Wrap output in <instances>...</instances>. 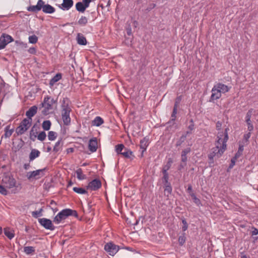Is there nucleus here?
Wrapping results in <instances>:
<instances>
[{
  "label": "nucleus",
  "mask_w": 258,
  "mask_h": 258,
  "mask_svg": "<svg viewBox=\"0 0 258 258\" xmlns=\"http://www.w3.org/2000/svg\"><path fill=\"white\" fill-rule=\"evenodd\" d=\"M73 6V1H63V3L58 6L59 8L63 11L69 10Z\"/></svg>",
  "instance_id": "nucleus-19"
},
{
  "label": "nucleus",
  "mask_w": 258,
  "mask_h": 258,
  "mask_svg": "<svg viewBox=\"0 0 258 258\" xmlns=\"http://www.w3.org/2000/svg\"><path fill=\"white\" fill-rule=\"evenodd\" d=\"M57 137V133L53 131H50L48 134V138L50 141H54Z\"/></svg>",
  "instance_id": "nucleus-34"
},
{
  "label": "nucleus",
  "mask_w": 258,
  "mask_h": 258,
  "mask_svg": "<svg viewBox=\"0 0 258 258\" xmlns=\"http://www.w3.org/2000/svg\"><path fill=\"white\" fill-rule=\"evenodd\" d=\"M186 237L185 236V233L182 234V235L180 236L178 238V242L180 245H182L185 242Z\"/></svg>",
  "instance_id": "nucleus-45"
},
{
  "label": "nucleus",
  "mask_w": 258,
  "mask_h": 258,
  "mask_svg": "<svg viewBox=\"0 0 258 258\" xmlns=\"http://www.w3.org/2000/svg\"><path fill=\"white\" fill-rule=\"evenodd\" d=\"M172 162H173L172 159L170 158H169L166 164L163 166V168H162V173H168L167 171L170 168Z\"/></svg>",
  "instance_id": "nucleus-25"
},
{
  "label": "nucleus",
  "mask_w": 258,
  "mask_h": 258,
  "mask_svg": "<svg viewBox=\"0 0 258 258\" xmlns=\"http://www.w3.org/2000/svg\"><path fill=\"white\" fill-rule=\"evenodd\" d=\"M37 107L34 105L31 107L26 112V115L27 116V119H30L32 121V117H33L37 113Z\"/></svg>",
  "instance_id": "nucleus-17"
},
{
  "label": "nucleus",
  "mask_w": 258,
  "mask_h": 258,
  "mask_svg": "<svg viewBox=\"0 0 258 258\" xmlns=\"http://www.w3.org/2000/svg\"><path fill=\"white\" fill-rule=\"evenodd\" d=\"M258 234V230L257 229H255L254 231L252 232V235H256Z\"/></svg>",
  "instance_id": "nucleus-62"
},
{
  "label": "nucleus",
  "mask_w": 258,
  "mask_h": 258,
  "mask_svg": "<svg viewBox=\"0 0 258 258\" xmlns=\"http://www.w3.org/2000/svg\"><path fill=\"white\" fill-rule=\"evenodd\" d=\"M91 2V1H83L77 3L76 5L77 10L80 12H84L86 9L89 6Z\"/></svg>",
  "instance_id": "nucleus-11"
},
{
  "label": "nucleus",
  "mask_w": 258,
  "mask_h": 258,
  "mask_svg": "<svg viewBox=\"0 0 258 258\" xmlns=\"http://www.w3.org/2000/svg\"><path fill=\"white\" fill-rule=\"evenodd\" d=\"M193 201L197 206H200L201 204L200 200L197 197L195 198Z\"/></svg>",
  "instance_id": "nucleus-54"
},
{
  "label": "nucleus",
  "mask_w": 258,
  "mask_h": 258,
  "mask_svg": "<svg viewBox=\"0 0 258 258\" xmlns=\"http://www.w3.org/2000/svg\"><path fill=\"white\" fill-rule=\"evenodd\" d=\"M41 10L43 13L50 14L54 13L55 11V9L54 7L49 4H45L43 1Z\"/></svg>",
  "instance_id": "nucleus-14"
},
{
  "label": "nucleus",
  "mask_w": 258,
  "mask_h": 258,
  "mask_svg": "<svg viewBox=\"0 0 258 258\" xmlns=\"http://www.w3.org/2000/svg\"><path fill=\"white\" fill-rule=\"evenodd\" d=\"M103 123V119L100 116H96L92 121V125L96 126H99Z\"/></svg>",
  "instance_id": "nucleus-27"
},
{
  "label": "nucleus",
  "mask_w": 258,
  "mask_h": 258,
  "mask_svg": "<svg viewBox=\"0 0 258 258\" xmlns=\"http://www.w3.org/2000/svg\"><path fill=\"white\" fill-rule=\"evenodd\" d=\"M30 164H25L24 165V168L25 170H28L29 168Z\"/></svg>",
  "instance_id": "nucleus-60"
},
{
  "label": "nucleus",
  "mask_w": 258,
  "mask_h": 258,
  "mask_svg": "<svg viewBox=\"0 0 258 258\" xmlns=\"http://www.w3.org/2000/svg\"><path fill=\"white\" fill-rule=\"evenodd\" d=\"M46 133L44 132H41L38 135L37 138L38 140L41 141H44L46 139Z\"/></svg>",
  "instance_id": "nucleus-42"
},
{
  "label": "nucleus",
  "mask_w": 258,
  "mask_h": 258,
  "mask_svg": "<svg viewBox=\"0 0 258 258\" xmlns=\"http://www.w3.org/2000/svg\"><path fill=\"white\" fill-rule=\"evenodd\" d=\"M237 159L235 157H233L231 160V163L229 166V168H232L235 165V162Z\"/></svg>",
  "instance_id": "nucleus-51"
},
{
  "label": "nucleus",
  "mask_w": 258,
  "mask_h": 258,
  "mask_svg": "<svg viewBox=\"0 0 258 258\" xmlns=\"http://www.w3.org/2000/svg\"><path fill=\"white\" fill-rule=\"evenodd\" d=\"M0 193L3 195H7L8 194V191L5 187L0 185Z\"/></svg>",
  "instance_id": "nucleus-50"
},
{
  "label": "nucleus",
  "mask_w": 258,
  "mask_h": 258,
  "mask_svg": "<svg viewBox=\"0 0 258 258\" xmlns=\"http://www.w3.org/2000/svg\"><path fill=\"white\" fill-rule=\"evenodd\" d=\"M191 133V132L187 131L185 134H183L180 137L179 140L176 142V146L177 147L180 146L182 144V143L184 142L187 137V136L189 134H190Z\"/></svg>",
  "instance_id": "nucleus-26"
},
{
  "label": "nucleus",
  "mask_w": 258,
  "mask_h": 258,
  "mask_svg": "<svg viewBox=\"0 0 258 258\" xmlns=\"http://www.w3.org/2000/svg\"><path fill=\"white\" fill-rule=\"evenodd\" d=\"M124 148L123 144H118L115 146V151L117 154H121L122 151Z\"/></svg>",
  "instance_id": "nucleus-36"
},
{
  "label": "nucleus",
  "mask_w": 258,
  "mask_h": 258,
  "mask_svg": "<svg viewBox=\"0 0 258 258\" xmlns=\"http://www.w3.org/2000/svg\"><path fill=\"white\" fill-rule=\"evenodd\" d=\"M8 187L9 188H12L16 186V180L12 177H9L8 178Z\"/></svg>",
  "instance_id": "nucleus-29"
},
{
  "label": "nucleus",
  "mask_w": 258,
  "mask_h": 258,
  "mask_svg": "<svg viewBox=\"0 0 258 258\" xmlns=\"http://www.w3.org/2000/svg\"><path fill=\"white\" fill-rule=\"evenodd\" d=\"M77 43L81 45H85L87 44L86 38L81 34L79 33L77 36Z\"/></svg>",
  "instance_id": "nucleus-21"
},
{
  "label": "nucleus",
  "mask_w": 258,
  "mask_h": 258,
  "mask_svg": "<svg viewBox=\"0 0 258 258\" xmlns=\"http://www.w3.org/2000/svg\"><path fill=\"white\" fill-rule=\"evenodd\" d=\"M218 89L219 91V92L222 93H226L230 90V88L228 86L222 84L221 83H218L214 85Z\"/></svg>",
  "instance_id": "nucleus-16"
},
{
  "label": "nucleus",
  "mask_w": 258,
  "mask_h": 258,
  "mask_svg": "<svg viewBox=\"0 0 258 258\" xmlns=\"http://www.w3.org/2000/svg\"><path fill=\"white\" fill-rule=\"evenodd\" d=\"M251 114H252V111L251 110H249L246 113V115L245 116V120H246L247 124H249V122H251L250 118H251Z\"/></svg>",
  "instance_id": "nucleus-48"
},
{
  "label": "nucleus",
  "mask_w": 258,
  "mask_h": 258,
  "mask_svg": "<svg viewBox=\"0 0 258 258\" xmlns=\"http://www.w3.org/2000/svg\"><path fill=\"white\" fill-rule=\"evenodd\" d=\"M29 42L31 44H35L38 41V37L35 35H31L28 38Z\"/></svg>",
  "instance_id": "nucleus-39"
},
{
  "label": "nucleus",
  "mask_w": 258,
  "mask_h": 258,
  "mask_svg": "<svg viewBox=\"0 0 258 258\" xmlns=\"http://www.w3.org/2000/svg\"><path fill=\"white\" fill-rule=\"evenodd\" d=\"M5 235L9 239H12L14 237V231L9 227L5 228L4 229Z\"/></svg>",
  "instance_id": "nucleus-20"
},
{
  "label": "nucleus",
  "mask_w": 258,
  "mask_h": 258,
  "mask_svg": "<svg viewBox=\"0 0 258 258\" xmlns=\"http://www.w3.org/2000/svg\"><path fill=\"white\" fill-rule=\"evenodd\" d=\"M50 205L53 207V206H56V202L55 201L52 200L50 202Z\"/></svg>",
  "instance_id": "nucleus-57"
},
{
  "label": "nucleus",
  "mask_w": 258,
  "mask_h": 258,
  "mask_svg": "<svg viewBox=\"0 0 258 258\" xmlns=\"http://www.w3.org/2000/svg\"><path fill=\"white\" fill-rule=\"evenodd\" d=\"M248 125V130L249 132L253 130V125L251 124V122H249V124H247Z\"/></svg>",
  "instance_id": "nucleus-56"
},
{
  "label": "nucleus",
  "mask_w": 258,
  "mask_h": 258,
  "mask_svg": "<svg viewBox=\"0 0 258 258\" xmlns=\"http://www.w3.org/2000/svg\"><path fill=\"white\" fill-rule=\"evenodd\" d=\"M88 23V19L85 16H82L78 21V24L81 26H85Z\"/></svg>",
  "instance_id": "nucleus-37"
},
{
  "label": "nucleus",
  "mask_w": 258,
  "mask_h": 258,
  "mask_svg": "<svg viewBox=\"0 0 258 258\" xmlns=\"http://www.w3.org/2000/svg\"><path fill=\"white\" fill-rule=\"evenodd\" d=\"M104 4L99 3L98 4V6L102 8V9H105V8L109 7L110 5V1H104Z\"/></svg>",
  "instance_id": "nucleus-47"
},
{
  "label": "nucleus",
  "mask_w": 258,
  "mask_h": 258,
  "mask_svg": "<svg viewBox=\"0 0 258 258\" xmlns=\"http://www.w3.org/2000/svg\"><path fill=\"white\" fill-rule=\"evenodd\" d=\"M243 151V145H239L238 151L235 154L234 157L236 158H239L241 155L242 154V153Z\"/></svg>",
  "instance_id": "nucleus-41"
},
{
  "label": "nucleus",
  "mask_w": 258,
  "mask_h": 258,
  "mask_svg": "<svg viewBox=\"0 0 258 258\" xmlns=\"http://www.w3.org/2000/svg\"><path fill=\"white\" fill-rule=\"evenodd\" d=\"M28 51L30 54H35L36 53V49L35 47H30Z\"/></svg>",
  "instance_id": "nucleus-52"
},
{
  "label": "nucleus",
  "mask_w": 258,
  "mask_h": 258,
  "mask_svg": "<svg viewBox=\"0 0 258 258\" xmlns=\"http://www.w3.org/2000/svg\"><path fill=\"white\" fill-rule=\"evenodd\" d=\"M125 150L126 151L122 152L121 155L126 158H130L131 156L133 155V152L130 150L126 149H125Z\"/></svg>",
  "instance_id": "nucleus-40"
},
{
  "label": "nucleus",
  "mask_w": 258,
  "mask_h": 258,
  "mask_svg": "<svg viewBox=\"0 0 258 258\" xmlns=\"http://www.w3.org/2000/svg\"><path fill=\"white\" fill-rule=\"evenodd\" d=\"M46 170V168H44L43 169L28 172L26 174V177L29 181L39 179L44 176V172Z\"/></svg>",
  "instance_id": "nucleus-4"
},
{
  "label": "nucleus",
  "mask_w": 258,
  "mask_h": 258,
  "mask_svg": "<svg viewBox=\"0 0 258 258\" xmlns=\"http://www.w3.org/2000/svg\"><path fill=\"white\" fill-rule=\"evenodd\" d=\"M127 34L128 35H131L132 34V29L130 27L127 29Z\"/></svg>",
  "instance_id": "nucleus-58"
},
{
  "label": "nucleus",
  "mask_w": 258,
  "mask_h": 258,
  "mask_svg": "<svg viewBox=\"0 0 258 258\" xmlns=\"http://www.w3.org/2000/svg\"><path fill=\"white\" fill-rule=\"evenodd\" d=\"M149 145V138L145 137L140 141V148L142 149V156L143 153L146 150L147 148Z\"/></svg>",
  "instance_id": "nucleus-18"
},
{
  "label": "nucleus",
  "mask_w": 258,
  "mask_h": 258,
  "mask_svg": "<svg viewBox=\"0 0 258 258\" xmlns=\"http://www.w3.org/2000/svg\"><path fill=\"white\" fill-rule=\"evenodd\" d=\"M38 222L46 229L53 231L55 229V227L50 219L45 218H40L38 219Z\"/></svg>",
  "instance_id": "nucleus-8"
},
{
  "label": "nucleus",
  "mask_w": 258,
  "mask_h": 258,
  "mask_svg": "<svg viewBox=\"0 0 258 258\" xmlns=\"http://www.w3.org/2000/svg\"><path fill=\"white\" fill-rule=\"evenodd\" d=\"M73 189L74 191L79 194L83 195L87 194V191L83 188L74 187Z\"/></svg>",
  "instance_id": "nucleus-31"
},
{
  "label": "nucleus",
  "mask_w": 258,
  "mask_h": 258,
  "mask_svg": "<svg viewBox=\"0 0 258 258\" xmlns=\"http://www.w3.org/2000/svg\"><path fill=\"white\" fill-rule=\"evenodd\" d=\"M163 176L162 177V182L164 185L171 184L169 181V175L168 173H163Z\"/></svg>",
  "instance_id": "nucleus-32"
},
{
  "label": "nucleus",
  "mask_w": 258,
  "mask_h": 258,
  "mask_svg": "<svg viewBox=\"0 0 258 258\" xmlns=\"http://www.w3.org/2000/svg\"><path fill=\"white\" fill-rule=\"evenodd\" d=\"M70 216L78 217L76 211L70 209H65L59 212L53 219V222L57 224H59L62 220H65Z\"/></svg>",
  "instance_id": "nucleus-3"
},
{
  "label": "nucleus",
  "mask_w": 258,
  "mask_h": 258,
  "mask_svg": "<svg viewBox=\"0 0 258 258\" xmlns=\"http://www.w3.org/2000/svg\"><path fill=\"white\" fill-rule=\"evenodd\" d=\"M32 130H31V131L30 132V138L31 140H34V139L36 138V135H34V138H33L32 135Z\"/></svg>",
  "instance_id": "nucleus-64"
},
{
  "label": "nucleus",
  "mask_w": 258,
  "mask_h": 258,
  "mask_svg": "<svg viewBox=\"0 0 258 258\" xmlns=\"http://www.w3.org/2000/svg\"><path fill=\"white\" fill-rule=\"evenodd\" d=\"M250 133L249 132L244 135L243 140L245 142H247L250 137Z\"/></svg>",
  "instance_id": "nucleus-53"
},
{
  "label": "nucleus",
  "mask_w": 258,
  "mask_h": 258,
  "mask_svg": "<svg viewBox=\"0 0 258 258\" xmlns=\"http://www.w3.org/2000/svg\"><path fill=\"white\" fill-rule=\"evenodd\" d=\"M164 195L167 197H169V195L171 194L172 191V188L171 184L167 185H164Z\"/></svg>",
  "instance_id": "nucleus-30"
},
{
  "label": "nucleus",
  "mask_w": 258,
  "mask_h": 258,
  "mask_svg": "<svg viewBox=\"0 0 258 258\" xmlns=\"http://www.w3.org/2000/svg\"><path fill=\"white\" fill-rule=\"evenodd\" d=\"M13 41L12 36L8 34H3L0 37V50L4 48L9 43Z\"/></svg>",
  "instance_id": "nucleus-9"
},
{
  "label": "nucleus",
  "mask_w": 258,
  "mask_h": 258,
  "mask_svg": "<svg viewBox=\"0 0 258 258\" xmlns=\"http://www.w3.org/2000/svg\"><path fill=\"white\" fill-rule=\"evenodd\" d=\"M182 223L183 224V226L182 227V229L183 231H186L188 228V224L186 220L184 218L182 219Z\"/></svg>",
  "instance_id": "nucleus-49"
},
{
  "label": "nucleus",
  "mask_w": 258,
  "mask_h": 258,
  "mask_svg": "<svg viewBox=\"0 0 258 258\" xmlns=\"http://www.w3.org/2000/svg\"><path fill=\"white\" fill-rule=\"evenodd\" d=\"M43 1H38L37 4L35 6H30L27 8V11L33 13H36L40 11L42 9V5Z\"/></svg>",
  "instance_id": "nucleus-12"
},
{
  "label": "nucleus",
  "mask_w": 258,
  "mask_h": 258,
  "mask_svg": "<svg viewBox=\"0 0 258 258\" xmlns=\"http://www.w3.org/2000/svg\"><path fill=\"white\" fill-rule=\"evenodd\" d=\"M101 182L98 179H95L90 181L86 186L87 189L95 191L101 187Z\"/></svg>",
  "instance_id": "nucleus-10"
},
{
  "label": "nucleus",
  "mask_w": 258,
  "mask_h": 258,
  "mask_svg": "<svg viewBox=\"0 0 258 258\" xmlns=\"http://www.w3.org/2000/svg\"><path fill=\"white\" fill-rule=\"evenodd\" d=\"M221 128L222 122L220 121H217L216 129L218 132L215 143V147L212 149L211 152L208 155V158L210 160V164L214 163V157L220 158L221 157L227 149V142L229 139L228 134L229 128L227 127L223 131Z\"/></svg>",
  "instance_id": "nucleus-1"
},
{
  "label": "nucleus",
  "mask_w": 258,
  "mask_h": 258,
  "mask_svg": "<svg viewBox=\"0 0 258 258\" xmlns=\"http://www.w3.org/2000/svg\"><path fill=\"white\" fill-rule=\"evenodd\" d=\"M212 94L211 96L210 100L214 101L219 99L221 97V93L219 92V90L214 85L211 90Z\"/></svg>",
  "instance_id": "nucleus-13"
},
{
  "label": "nucleus",
  "mask_w": 258,
  "mask_h": 258,
  "mask_svg": "<svg viewBox=\"0 0 258 258\" xmlns=\"http://www.w3.org/2000/svg\"><path fill=\"white\" fill-rule=\"evenodd\" d=\"M72 108L70 106V101L67 97H64L60 101V114L63 123L65 125L71 124V118L70 113Z\"/></svg>",
  "instance_id": "nucleus-2"
},
{
  "label": "nucleus",
  "mask_w": 258,
  "mask_h": 258,
  "mask_svg": "<svg viewBox=\"0 0 258 258\" xmlns=\"http://www.w3.org/2000/svg\"><path fill=\"white\" fill-rule=\"evenodd\" d=\"M32 122L30 119L24 118L21 122L19 126L16 129V132L18 135H22L24 134L31 126Z\"/></svg>",
  "instance_id": "nucleus-6"
},
{
  "label": "nucleus",
  "mask_w": 258,
  "mask_h": 258,
  "mask_svg": "<svg viewBox=\"0 0 258 258\" xmlns=\"http://www.w3.org/2000/svg\"><path fill=\"white\" fill-rule=\"evenodd\" d=\"M61 142V139L58 140L57 142H56L55 144V145L53 147V151L57 152L58 151H59L60 149V144Z\"/></svg>",
  "instance_id": "nucleus-44"
},
{
  "label": "nucleus",
  "mask_w": 258,
  "mask_h": 258,
  "mask_svg": "<svg viewBox=\"0 0 258 258\" xmlns=\"http://www.w3.org/2000/svg\"><path fill=\"white\" fill-rule=\"evenodd\" d=\"M75 173L77 175V178L80 180H82L86 178V175L83 173V170L81 168L77 169Z\"/></svg>",
  "instance_id": "nucleus-24"
},
{
  "label": "nucleus",
  "mask_w": 258,
  "mask_h": 258,
  "mask_svg": "<svg viewBox=\"0 0 258 258\" xmlns=\"http://www.w3.org/2000/svg\"><path fill=\"white\" fill-rule=\"evenodd\" d=\"M176 114H177V104H175L174 105V108L173 109V111H172V113L171 114V120L172 121H174L175 120Z\"/></svg>",
  "instance_id": "nucleus-46"
},
{
  "label": "nucleus",
  "mask_w": 258,
  "mask_h": 258,
  "mask_svg": "<svg viewBox=\"0 0 258 258\" xmlns=\"http://www.w3.org/2000/svg\"><path fill=\"white\" fill-rule=\"evenodd\" d=\"M190 196L191 197L192 200H194V199L197 197L196 195L193 192L190 193Z\"/></svg>",
  "instance_id": "nucleus-61"
},
{
  "label": "nucleus",
  "mask_w": 258,
  "mask_h": 258,
  "mask_svg": "<svg viewBox=\"0 0 258 258\" xmlns=\"http://www.w3.org/2000/svg\"><path fill=\"white\" fill-rule=\"evenodd\" d=\"M54 102L53 99H51L48 96L44 97L41 106L43 108L42 113L44 115H47L49 113V111L52 108V104Z\"/></svg>",
  "instance_id": "nucleus-5"
},
{
  "label": "nucleus",
  "mask_w": 258,
  "mask_h": 258,
  "mask_svg": "<svg viewBox=\"0 0 258 258\" xmlns=\"http://www.w3.org/2000/svg\"><path fill=\"white\" fill-rule=\"evenodd\" d=\"M42 211L43 209L42 208L39 210L33 211L32 212V216L35 218L41 217L42 216Z\"/></svg>",
  "instance_id": "nucleus-35"
},
{
  "label": "nucleus",
  "mask_w": 258,
  "mask_h": 258,
  "mask_svg": "<svg viewBox=\"0 0 258 258\" xmlns=\"http://www.w3.org/2000/svg\"><path fill=\"white\" fill-rule=\"evenodd\" d=\"M190 122H191V123L188 127V129L190 131H189L190 132H191L194 128V124L193 123V120L191 119L190 120Z\"/></svg>",
  "instance_id": "nucleus-55"
},
{
  "label": "nucleus",
  "mask_w": 258,
  "mask_h": 258,
  "mask_svg": "<svg viewBox=\"0 0 258 258\" xmlns=\"http://www.w3.org/2000/svg\"><path fill=\"white\" fill-rule=\"evenodd\" d=\"M42 128L45 131H48L51 126V122L50 120H45L42 123Z\"/></svg>",
  "instance_id": "nucleus-33"
},
{
  "label": "nucleus",
  "mask_w": 258,
  "mask_h": 258,
  "mask_svg": "<svg viewBox=\"0 0 258 258\" xmlns=\"http://www.w3.org/2000/svg\"><path fill=\"white\" fill-rule=\"evenodd\" d=\"M190 152V148H187L183 150L181 152V161L186 162L187 161L186 155Z\"/></svg>",
  "instance_id": "nucleus-28"
},
{
  "label": "nucleus",
  "mask_w": 258,
  "mask_h": 258,
  "mask_svg": "<svg viewBox=\"0 0 258 258\" xmlns=\"http://www.w3.org/2000/svg\"><path fill=\"white\" fill-rule=\"evenodd\" d=\"M187 190L188 192H189V194L191 193V192H192L191 185H190L188 186Z\"/></svg>",
  "instance_id": "nucleus-59"
},
{
  "label": "nucleus",
  "mask_w": 258,
  "mask_h": 258,
  "mask_svg": "<svg viewBox=\"0 0 258 258\" xmlns=\"http://www.w3.org/2000/svg\"><path fill=\"white\" fill-rule=\"evenodd\" d=\"M9 127V126H7L5 128V136L6 138L10 137L14 131L13 129L10 130Z\"/></svg>",
  "instance_id": "nucleus-43"
},
{
  "label": "nucleus",
  "mask_w": 258,
  "mask_h": 258,
  "mask_svg": "<svg viewBox=\"0 0 258 258\" xmlns=\"http://www.w3.org/2000/svg\"><path fill=\"white\" fill-rule=\"evenodd\" d=\"M40 152L36 149H32L29 155V159L30 161L34 160L36 158L39 156Z\"/></svg>",
  "instance_id": "nucleus-22"
},
{
  "label": "nucleus",
  "mask_w": 258,
  "mask_h": 258,
  "mask_svg": "<svg viewBox=\"0 0 258 258\" xmlns=\"http://www.w3.org/2000/svg\"><path fill=\"white\" fill-rule=\"evenodd\" d=\"M120 249L118 245H115L112 242L107 243L104 245V249L110 255H114Z\"/></svg>",
  "instance_id": "nucleus-7"
},
{
  "label": "nucleus",
  "mask_w": 258,
  "mask_h": 258,
  "mask_svg": "<svg viewBox=\"0 0 258 258\" xmlns=\"http://www.w3.org/2000/svg\"><path fill=\"white\" fill-rule=\"evenodd\" d=\"M51 209L52 210V211H53L54 213H55L56 212H57L58 211V209L56 207L54 208V207H52Z\"/></svg>",
  "instance_id": "nucleus-63"
},
{
  "label": "nucleus",
  "mask_w": 258,
  "mask_h": 258,
  "mask_svg": "<svg viewBox=\"0 0 258 258\" xmlns=\"http://www.w3.org/2000/svg\"><path fill=\"white\" fill-rule=\"evenodd\" d=\"M34 251L35 249L33 246H25L24 248V251L27 254H30Z\"/></svg>",
  "instance_id": "nucleus-38"
},
{
  "label": "nucleus",
  "mask_w": 258,
  "mask_h": 258,
  "mask_svg": "<svg viewBox=\"0 0 258 258\" xmlns=\"http://www.w3.org/2000/svg\"><path fill=\"white\" fill-rule=\"evenodd\" d=\"M88 147L91 152H95L97 149V140L96 138H93L89 140Z\"/></svg>",
  "instance_id": "nucleus-15"
},
{
  "label": "nucleus",
  "mask_w": 258,
  "mask_h": 258,
  "mask_svg": "<svg viewBox=\"0 0 258 258\" xmlns=\"http://www.w3.org/2000/svg\"><path fill=\"white\" fill-rule=\"evenodd\" d=\"M62 77V75L60 73H57L49 81V85L50 86H53L55 83L59 81Z\"/></svg>",
  "instance_id": "nucleus-23"
}]
</instances>
